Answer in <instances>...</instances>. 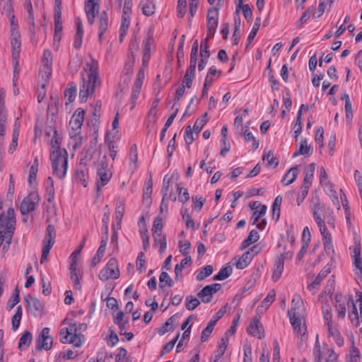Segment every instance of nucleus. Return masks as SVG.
Wrapping results in <instances>:
<instances>
[{"mask_svg": "<svg viewBox=\"0 0 362 362\" xmlns=\"http://www.w3.org/2000/svg\"><path fill=\"white\" fill-rule=\"evenodd\" d=\"M221 344L218 346V349L214 351L212 355L210 362H225L223 357L224 353L226 351V344L224 339H222Z\"/></svg>", "mask_w": 362, "mask_h": 362, "instance_id": "23", "label": "nucleus"}, {"mask_svg": "<svg viewBox=\"0 0 362 362\" xmlns=\"http://www.w3.org/2000/svg\"><path fill=\"white\" fill-rule=\"evenodd\" d=\"M125 211L124 204L122 201H119L117 204L116 210H115V219L117 222V228L119 229L121 228V222L122 217L124 216Z\"/></svg>", "mask_w": 362, "mask_h": 362, "instance_id": "29", "label": "nucleus"}, {"mask_svg": "<svg viewBox=\"0 0 362 362\" xmlns=\"http://www.w3.org/2000/svg\"><path fill=\"white\" fill-rule=\"evenodd\" d=\"M315 170V164L314 163H312L309 164V165L306 168L305 170V177L303 180V197H306L308 190L310 189V185H311V180L313 177L314 173Z\"/></svg>", "mask_w": 362, "mask_h": 362, "instance_id": "17", "label": "nucleus"}, {"mask_svg": "<svg viewBox=\"0 0 362 362\" xmlns=\"http://www.w3.org/2000/svg\"><path fill=\"white\" fill-rule=\"evenodd\" d=\"M191 260V257L187 256L185 258H184L180 264H176L175 267V274L176 277H178L179 275L182 274V269L185 267V266L190 263Z\"/></svg>", "mask_w": 362, "mask_h": 362, "instance_id": "50", "label": "nucleus"}, {"mask_svg": "<svg viewBox=\"0 0 362 362\" xmlns=\"http://www.w3.org/2000/svg\"><path fill=\"white\" fill-rule=\"evenodd\" d=\"M247 332L258 339H262L264 337L263 327L259 319L255 317L247 328Z\"/></svg>", "mask_w": 362, "mask_h": 362, "instance_id": "16", "label": "nucleus"}, {"mask_svg": "<svg viewBox=\"0 0 362 362\" xmlns=\"http://www.w3.org/2000/svg\"><path fill=\"white\" fill-rule=\"evenodd\" d=\"M175 322L174 316L170 317L168 319V320L163 324V325L159 328L158 334L160 335H163L168 331L173 329V324Z\"/></svg>", "mask_w": 362, "mask_h": 362, "instance_id": "48", "label": "nucleus"}, {"mask_svg": "<svg viewBox=\"0 0 362 362\" xmlns=\"http://www.w3.org/2000/svg\"><path fill=\"white\" fill-rule=\"evenodd\" d=\"M216 322V320L209 322L207 327L202 331L201 335V340L202 342H204L208 339L212 331L214 330Z\"/></svg>", "mask_w": 362, "mask_h": 362, "instance_id": "46", "label": "nucleus"}, {"mask_svg": "<svg viewBox=\"0 0 362 362\" xmlns=\"http://www.w3.org/2000/svg\"><path fill=\"white\" fill-rule=\"evenodd\" d=\"M360 357V351L356 348L353 347L347 358V362H359Z\"/></svg>", "mask_w": 362, "mask_h": 362, "instance_id": "58", "label": "nucleus"}, {"mask_svg": "<svg viewBox=\"0 0 362 362\" xmlns=\"http://www.w3.org/2000/svg\"><path fill=\"white\" fill-rule=\"evenodd\" d=\"M298 166H293L291 168L286 175L284 176L281 182L284 185H289L292 184L296 179L297 175H298Z\"/></svg>", "mask_w": 362, "mask_h": 362, "instance_id": "25", "label": "nucleus"}, {"mask_svg": "<svg viewBox=\"0 0 362 362\" xmlns=\"http://www.w3.org/2000/svg\"><path fill=\"white\" fill-rule=\"evenodd\" d=\"M177 187L179 191V200L182 203L187 202L189 199V194L187 189L180 187L179 185H177Z\"/></svg>", "mask_w": 362, "mask_h": 362, "instance_id": "60", "label": "nucleus"}, {"mask_svg": "<svg viewBox=\"0 0 362 362\" xmlns=\"http://www.w3.org/2000/svg\"><path fill=\"white\" fill-rule=\"evenodd\" d=\"M320 231L322 235V241L332 239L330 233L328 231L327 226H325V221L322 218H317L316 221Z\"/></svg>", "mask_w": 362, "mask_h": 362, "instance_id": "33", "label": "nucleus"}, {"mask_svg": "<svg viewBox=\"0 0 362 362\" xmlns=\"http://www.w3.org/2000/svg\"><path fill=\"white\" fill-rule=\"evenodd\" d=\"M76 26H77V31L76 33L74 45L76 49H79L82 45L83 33L82 22L79 18H78L76 19Z\"/></svg>", "mask_w": 362, "mask_h": 362, "instance_id": "27", "label": "nucleus"}, {"mask_svg": "<svg viewBox=\"0 0 362 362\" xmlns=\"http://www.w3.org/2000/svg\"><path fill=\"white\" fill-rule=\"evenodd\" d=\"M15 213L12 208L7 210L6 215H0V247H3L4 252H6L11 243L15 230Z\"/></svg>", "mask_w": 362, "mask_h": 362, "instance_id": "2", "label": "nucleus"}, {"mask_svg": "<svg viewBox=\"0 0 362 362\" xmlns=\"http://www.w3.org/2000/svg\"><path fill=\"white\" fill-rule=\"evenodd\" d=\"M106 245H107V243H106V236H105V237H104V238H102L101 243H100V246L99 247V248L97 251V253L93 258V260H92V266L93 267H95L100 261L102 257H103L104 252L105 250V247H106Z\"/></svg>", "mask_w": 362, "mask_h": 362, "instance_id": "28", "label": "nucleus"}, {"mask_svg": "<svg viewBox=\"0 0 362 362\" xmlns=\"http://www.w3.org/2000/svg\"><path fill=\"white\" fill-rule=\"evenodd\" d=\"M326 192L327 195L332 199V201L338 209H340L339 201L337 196V191L334 188V185L330 182H327L325 184Z\"/></svg>", "mask_w": 362, "mask_h": 362, "instance_id": "24", "label": "nucleus"}, {"mask_svg": "<svg viewBox=\"0 0 362 362\" xmlns=\"http://www.w3.org/2000/svg\"><path fill=\"white\" fill-rule=\"evenodd\" d=\"M60 341L63 344H72L76 347H79L82 344L83 335L77 334V327L76 324H71L68 327L61 329Z\"/></svg>", "mask_w": 362, "mask_h": 362, "instance_id": "5", "label": "nucleus"}, {"mask_svg": "<svg viewBox=\"0 0 362 362\" xmlns=\"http://www.w3.org/2000/svg\"><path fill=\"white\" fill-rule=\"evenodd\" d=\"M25 300L27 303L28 309L35 316H42L44 310V305L42 303L35 297L28 296L25 297Z\"/></svg>", "mask_w": 362, "mask_h": 362, "instance_id": "14", "label": "nucleus"}, {"mask_svg": "<svg viewBox=\"0 0 362 362\" xmlns=\"http://www.w3.org/2000/svg\"><path fill=\"white\" fill-rule=\"evenodd\" d=\"M23 315V310L21 306L17 308L16 313L13 315L11 319L12 327L13 330H16L20 325L21 320Z\"/></svg>", "mask_w": 362, "mask_h": 362, "instance_id": "41", "label": "nucleus"}, {"mask_svg": "<svg viewBox=\"0 0 362 362\" xmlns=\"http://www.w3.org/2000/svg\"><path fill=\"white\" fill-rule=\"evenodd\" d=\"M276 296V292L274 289L271 290L267 297L264 299V300L262 302L261 305H259L257 309L259 310V308H265V309H267L270 305L274 301Z\"/></svg>", "mask_w": 362, "mask_h": 362, "instance_id": "42", "label": "nucleus"}, {"mask_svg": "<svg viewBox=\"0 0 362 362\" xmlns=\"http://www.w3.org/2000/svg\"><path fill=\"white\" fill-rule=\"evenodd\" d=\"M259 238L258 232L256 230H252L249 233L247 238L244 240L241 244V249L247 247L252 243L257 242Z\"/></svg>", "mask_w": 362, "mask_h": 362, "instance_id": "30", "label": "nucleus"}, {"mask_svg": "<svg viewBox=\"0 0 362 362\" xmlns=\"http://www.w3.org/2000/svg\"><path fill=\"white\" fill-rule=\"evenodd\" d=\"M32 341V334L29 331H25L20 338L18 347L19 349H26L29 346Z\"/></svg>", "mask_w": 362, "mask_h": 362, "instance_id": "35", "label": "nucleus"}, {"mask_svg": "<svg viewBox=\"0 0 362 362\" xmlns=\"http://www.w3.org/2000/svg\"><path fill=\"white\" fill-rule=\"evenodd\" d=\"M76 85L72 86L71 88L65 90V97L67 98V102H66V105L72 103L76 97Z\"/></svg>", "mask_w": 362, "mask_h": 362, "instance_id": "54", "label": "nucleus"}, {"mask_svg": "<svg viewBox=\"0 0 362 362\" xmlns=\"http://www.w3.org/2000/svg\"><path fill=\"white\" fill-rule=\"evenodd\" d=\"M162 228H163V220L160 217H156L153 221L152 232L153 235H156L158 237H161L162 235Z\"/></svg>", "mask_w": 362, "mask_h": 362, "instance_id": "44", "label": "nucleus"}, {"mask_svg": "<svg viewBox=\"0 0 362 362\" xmlns=\"http://www.w3.org/2000/svg\"><path fill=\"white\" fill-rule=\"evenodd\" d=\"M130 24V16L122 15L121 27H120V34H119V41L122 42L124 37L127 34V31L129 27Z\"/></svg>", "mask_w": 362, "mask_h": 362, "instance_id": "31", "label": "nucleus"}, {"mask_svg": "<svg viewBox=\"0 0 362 362\" xmlns=\"http://www.w3.org/2000/svg\"><path fill=\"white\" fill-rule=\"evenodd\" d=\"M331 272V265L327 264L324 267L320 273L317 274L315 279L308 286V288L309 290H313L316 288L317 286H319L322 281Z\"/></svg>", "mask_w": 362, "mask_h": 362, "instance_id": "19", "label": "nucleus"}, {"mask_svg": "<svg viewBox=\"0 0 362 362\" xmlns=\"http://www.w3.org/2000/svg\"><path fill=\"white\" fill-rule=\"evenodd\" d=\"M99 40L101 42L103 34L108 28V17L106 11H103L99 16Z\"/></svg>", "mask_w": 362, "mask_h": 362, "instance_id": "26", "label": "nucleus"}, {"mask_svg": "<svg viewBox=\"0 0 362 362\" xmlns=\"http://www.w3.org/2000/svg\"><path fill=\"white\" fill-rule=\"evenodd\" d=\"M200 304L198 298L193 296H188L185 299V306L188 310H194Z\"/></svg>", "mask_w": 362, "mask_h": 362, "instance_id": "43", "label": "nucleus"}, {"mask_svg": "<svg viewBox=\"0 0 362 362\" xmlns=\"http://www.w3.org/2000/svg\"><path fill=\"white\" fill-rule=\"evenodd\" d=\"M99 0H86L85 10L88 23L92 25L99 12Z\"/></svg>", "mask_w": 362, "mask_h": 362, "instance_id": "15", "label": "nucleus"}, {"mask_svg": "<svg viewBox=\"0 0 362 362\" xmlns=\"http://www.w3.org/2000/svg\"><path fill=\"white\" fill-rule=\"evenodd\" d=\"M211 291L210 286H206L198 293L197 296L202 299L203 303H207L211 300L213 296Z\"/></svg>", "mask_w": 362, "mask_h": 362, "instance_id": "32", "label": "nucleus"}, {"mask_svg": "<svg viewBox=\"0 0 362 362\" xmlns=\"http://www.w3.org/2000/svg\"><path fill=\"white\" fill-rule=\"evenodd\" d=\"M142 12L145 16H150L155 13V5L152 1H146L141 3Z\"/></svg>", "mask_w": 362, "mask_h": 362, "instance_id": "34", "label": "nucleus"}, {"mask_svg": "<svg viewBox=\"0 0 362 362\" xmlns=\"http://www.w3.org/2000/svg\"><path fill=\"white\" fill-rule=\"evenodd\" d=\"M18 129L16 127L13 129L12 143L10 144V146L8 148V151L11 153L15 151V149L18 145Z\"/></svg>", "mask_w": 362, "mask_h": 362, "instance_id": "61", "label": "nucleus"}, {"mask_svg": "<svg viewBox=\"0 0 362 362\" xmlns=\"http://www.w3.org/2000/svg\"><path fill=\"white\" fill-rule=\"evenodd\" d=\"M76 177L80 180L81 183L83 187H86L88 185V169L85 166H81L76 170Z\"/></svg>", "mask_w": 362, "mask_h": 362, "instance_id": "36", "label": "nucleus"}, {"mask_svg": "<svg viewBox=\"0 0 362 362\" xmlns=\"http://www.w3.org/2000/svg\"><path fill=\"white\" fill-rule=\"evenodd\" d=\"M298 153L305 156H309L312 154V148L310 146H308L307 140L303 139L301 141L299 148L298 149Z\"/></svg>", "mask_w": 362, "mask_h": 362, "instance_id": "49", "label": "nucleus"}, {"mask_svg": "<svg viewBox=\"0 0 362 362\" xmlns=\"http://www.w3.org/2000/svg\"><path fill=\"white\" fill-rule=\"evenodd\" d=\"M52 338L49 335V328L45 327L37 340L36 349L41 350L44 349L49 350L52 346Z\"/></svg>", "mask_w": 362, "mask_h": 362, "instance_id": "13", "label": "nucleus"}, {"mask_svg": "<svg viewBox=\"0 0 362 362\" xmlns=\"http://www.w3.org/2000/svg\"><path fill=\"white\" fill-rule=\"evenodd\" d=\"M187 6L186 0H178L177 13L179 18H183L185 14V8Z\"/></svg>", "mask_w": 362, "mask_h": 362, "instance_id": "62", "label": "nucleus"}, {"mask_svg": "<svg viewBox=\"0 0 362 362\" xmlns=\"http://www.w3.org/2000/svg\"><path fill=\"white\" fill-rule=\"evenodd\" d=\"M141 86L134 85L132 91L131 100H132V106L131 110H133L135 107L136 100L138 98V96L140 93Z\"/></svg>", "mask_w": 362, "mask_h": 362, "instance_id": "56", "label": "nucleus"}, {"mask_svg": "<svg viewBox=\"0 0 362 362\" xmlns=\"http://www.w3.org/2000/svg\"><path fill=\"white\" fill-rule=\"evenodd\" d=\"M312 211L313 214V217L317 221V218H322L318 214L319 211L321 209V203L320 199L318 196H315L312 199Z\"/></svg>", "mask_w": 362, "mask_h": 362, "instance_id": "37", "label": "nucleus"}, {"mask_svg": "<svg viewBox=\"0 0 362 362\" xmlns=\"http://www.w3.org/2000/svg\"><path fill=\"white\" fill-rule=\"evenodd\" d=\"M212 272L213 267L211 265H206L198 272L196 276V279L198 281H202L206 277L209 276Z\"/></svg>", "mask_w": 362, "mask_h": 362, "instance_id": "39", "label": "nucleus"}, {"mask_svg": "<svg viewBox=\"0 0 362 362\" xmlns=\"http://www.w3.org/2000/svg\"><path fill=\"white\" fill-rule=\"evenodd\" d=\"M52 74V66H42L40 71V76L45 81H47Z\"/></svg>", "mask_w": 362, "mask_h": 362, "instance_id": "63", "label": "nucleus"}, {"mask_svg": "<svg viewBox=\"0 0 362 362\" xmlns=\"http://www.w3.org/2000/svg\"><path fill=\"white\" fill-rule=\"evenodd\" d=\"M159 286L163 288L165 286L171 287L173 281L166 272H162L159 277Z\"/></svg>", "mask_w": 362, "mask_h": 362, "instance_id": "45", "label": "nucleus"}, {"mask_svg": "<svg viewBox=\"0 0 362 362\" xmlns=\"http://www.w3.org/2000/svg\"><path fill=\"white\" fill-rule=\"evenodd\" d=\"M85 111L82 108H78L71 117L69 122L71 127L70 136H76L79 133L84 120Z\"/></svg>", "mask_w": 362, "mask_h": 362, "instance_id": "11", "label": "nucleus"}, {"mask_svg": "<svg viewBox=\"0 0 362 362\" xmlns=\"http://www.w3.org/2000/svg\"><path fill=\"white\" fill-rule=\"evenodd\" d=\"M267 206L265 205L261 206V209L259 210H256L253 212V214L251 217V221L252 224H255L260 218L266 214Z\"/></svg>", "mask_w": 362, "mask_h": 362, "instance_id": "51", "label": "nucleus"}, {"mask_svg": "<svg viewBox=\"0 0 362 362\" xmlns=\"http://www.w3.org/2000/svg\"><path fill=\"white\" fill-rule=\"evenodd\" d=\"M42 66H52V56L49 50H45L43 53L42 59Z\"/></svg>", "mask_w": 362, "mask_h": 362, "instance_id": "57", "label": "nucleus"}, {"mask_svg": "<svg viewBox=\"0 0 362 362\" xmlns=\"http://www.w3.org/2000/svg\"><path fill=\"white\" fill-rule=\"evenodd\" d=\"M353 252L352 257H354V265L360 271L362 276V260L361 257V245L359 242H356L354 246L349 248Z\"/></svg>", "mask_w": 362, "mask_h": 362, "instance_id": "20", "label": "nucleus"}, {"mask_svg": "<svg viewBox=\"0 0 362 362\" xmlns=\"http://www.w3.org/2000/svg\"><path fill=\"white\" fill-rule=\"evenodd\" d=\"M20 300L19 291L18 288H16L13 293L11 299L7 303L8 310H11Z\"/></svg>", "mask_w": 362, "mask_h": 362, "instance_id": "52", "label": "nucleus"}, {"mask_svg": "<svg viewBox=\"0 0 362 362\" xmlns=\"http://www.w3.org/2000/svg\"><path fill=\"white\" fill-rule=\"evenodd\" d=\"M38 159L36 157L34 159L33 164L30 169V175L28 178L29 184L31 185L33 181L36 180L37 173L38 171Z\"/></svg>", "mask_w": 362, "mask_h": 362, "instance_id": "47", "label": "nucleus"}, {"mask_svg": "<svg viewBox=\"0 0 362 362\" xmlns=\"http://www.w3.org/2000/svg\"><path fill=\"white\" fill-rule=\"evenodd\" d=\"M11 44L12 47V57L14 62V76L13 81L14 85H16V74L18 73L16 69L18 64L17 59L20 55L21 46V35L19 32H15L13 35H11Z\"/></svg>", "mask_w": 362, "mask_h": 362, "instance_id": "10", "label": "nucleus"}, {"mask_svg": "<svg viewBox=\"0 0 362 362\" xmlns=\"http://www.w3.org/2000/svg\"><path fill=\"white\" fill-rule=\"evenodd\" d=\"M192 131L191 126L188 125L186 127L185 132V140L187 145L191 144L194 140Z\"/></svg>", "mask_w": 362, "mask_h": 362, "instance_id": "64", "label": "nucleus"}, {"mask_svg": "<svg viewBox=\"0 0 362 362\" xmlns=\"http://www.w3.org/2000/svg\"><path fill=\"white\" fill-rule=\"evenodd\" d=\"M55 238L56 233L54 227L49 224L47 227L46 234L43 240L42 253L40 259L42 264L47 261L49 251L54 244Z\"/></svg>", "mask_w": 362, "mask_h": 362, "instance_id": "7", "label": "nucleus"}, {"mask_svg": "<svg viewBox=\"0 0 362 362\" xmlns=\"http://www.w3.org/2000/svg\"><path fill=\"white\" fill-rule=\"evenodd\" d=\"M284 259L285 254H281L275 261L274 269L272 275V279L274 281H277L282 274L284 267Z\"/></svg>", "mask_w": 362, "mask_h": 362, "instance_id": "18", "label": "nucleus"}, {"mask_svg": "<svg viewBox=\"0 0 362 362\" xmlns=\"http://www.w3.org/2000/svg\"><path fill=\"white\" fill-rule=\"evenodd\" d=\"M86 66L87 68L83 69L86 74H82V84L79 91V98L82 102H86L87 98L93 94L95 88L100 84L98 75V62L91 59L90 62Z\"/></svg>", "mask_w": 362, "mask_h": 362, "instance_id": "1", "label": "nucleus"}, {"mask_svg": "<svg viewBox=\"0 0 362 362\" xmlns=\"http://www.w3.org/2000/svg\"><path fill=\"white\" fill-rule=\"evenodd\" d=\"M53 175L63 179L67 170L68 153L66 149L52 151L50 153Z\"/></svg>", "mask_w": 362, "mask_h": 362, "instance_id": "4", "label": "nucleus"}, {"mask_svg": "<svg viewBox=\"0 0 362 362\" xmlns=\"http://www.w3.org/2000/svg\"><path fill=\"white\" fill-rule=\"evenodd\" d=\"M260 24H261V18L260 17H257L256 19H255V23L253 25L252 29L250 31V34H249V35L247 37V47L252 42L253 39L255 37V36H256V35H257V32H258V30L259 29Z\"/></svg>", "mask_w": 362, "mask_h": 362, "instance_id": "38", "label": "nucleus"}, {"mask_svg": "<svg viewBox=\"0 0 362 362\" xmlns=\"http://www.w3.org/2000/svg\"><path fill=\"white\" fill-rule=\"evenodd\" d=\"M54 24H55V34L54 39L57 37V34L59 32H61L62 30V25L61 22V12L57 11L54 15Z\"/></svg>", "mask_w": 362, "mask_h": 362, "instance_id": "59", "label": "nucleus"}, {"mask_svg": "<svg viewBox=\"0 0 362 362\" xmlns=\"http://www.w3.org/2000/svg\"><path fill=\"white\" fill-rule=\"evenodd\" d=\"M119 276V270L117 266L116 259L111 258L107 262L106 267L103 269L100 274L99 278L100 280L105 281L110 279H117Z\"/></svg>", "mask_w": 362, "mask_h": 362, "instance_id": "8", "label": "nucleus"}, {"mask_svg": "<svg viewBox=\"0 0 362 362\" xmlns=\"http://www.w3.org/2000/svg\"><path fill=\"white\" fill-rule=\"evenodd\" d=\"M209 37L205 38L202 42L200 45V54L201 57L203 58L208 59L209 57V46L207 44Z\"/></svg>", "mask_w": 362, "mask_h": 362, "instance_id": "55", "label": "nucleus"}, {"mask_svg": "<svg viewBox=\"0 0 362 362\" xmlns=\"http://www.w3.org/2000/svg\"><path fill=\"white\" fill-rule=\"evenodd\" d=\"M254 258V254L250 252H245L241 257H235L230 262H228V277L232 272V264L238 269H243L247 267Z\"/></svg>", "mask_w": 362, "mask_h": 362, "instance_id": "9", "label": "nucleus"}, {"mask_svg": "<svg viewBox=\"0 0 362 362\" xmlns=\"http://www.w3.org/2000/svg\"><path fill=\"white\" fill-rule=\"evenodd\" d=\"M245 128H247L245 127ZM244 137L246 141L249 142L252 141V147L254 149H257L259 147V141L253 136L251 132L246 129L244 132Z\"/></svg>", "mask_w": 362, "mask_h": 362, "instance_id": "53", "label": "nucleus"}, {"mask_svg": "<svg viewBox=\"0 0 362 362\" xmlns=\"http://www.w3.org/2000/svg\"><path fill=\"white\" fill-rule=\"evenodd\" d=\"M347 305L349 307L351 308V311L349 313V317L351 320V322L354 323L356 326L359 325V315L357 310V308L356 303L354 302V298L352 296H349L347 300Z\"/></svg>", "mask_w": 362, "mask_h": 362, "instance_id": "21", "label": "nucleus"}, {"mask_svg": "<svg viewBox=\"0 0 362 362\" xmlns=\"http://www.w3.org/2000/svg\"><path fill=\"white\" fill-rule=\"evenodd\" d=\"M303 310L304 305L302 298L298 294H294L291 301V308L288 311V315L294 332L301 337L304 336L306 331L304 320L302 317Z\"/></svg>", "mask_w": 362, "mask_h": 362, "instance_id": "3", "label": "nucleus"}, {"mask_svg": "<svg viewBox=\"0 0 362 362\" xmlns=\"http://www.w3.org/2000/svg\"><path fill=\"white\" fill-rule=\"evenodd\" d=\"M263 160H266L267 165L272 166L273 168H276L279 165V160L276 156H274V153L272 151L264 154Z\"/></svg>", "mask_w": 362, "mask_h": 362, "instance_id": "40", "label": "nucleus"}, {"mask_svg": "<svg viewBox=\"0 0 362 362\" xmlns=\"http://www.w3.org/2000/svg\"><path fill=\"white\" fill-rule=\"evenodd\" d=\"M97 175L98 177L97 181V191L99 192L100 190V187L106 185L112 177V173L108 168V164L105 156L98 165Z\"/></svg>", "mask_w": 362, "mask_h": 362, "instance_id": "6", "label": "nucleus"}, {"mask_svg": "<svg viewBox=\"0 0 362 362\" xmlns=\"http://www.w3.org/2000/svg\"><path fill=\"white\" fill-rule=\"evenodd\" d=\"M39 202L38 195L35 193L30 194L21 202L20 211L23 215L29 214L35 210V205Z\"/></svg>", "mask_w": 362, "mask_h": 362, "instance_id": "12", "label": "nucleus"}, {"mask_svg": "<svg viewBox=\"0 0 362 362\" xmlns=\"http://www.w3.org/2000/svg\"><path fill=\"white\" fill-rule=\"evenodd\" d=\"M329 337H332L335 343L339 346H341L344 345V338L341 336L337 326L329 325L327 326Z\"/></svg>", "mask_w": 362, "mask_h": 362, "instance_id": "22", "label": "nucleus"}]
</instances>
